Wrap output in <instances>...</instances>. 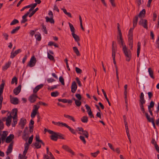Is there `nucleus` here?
I'll return each instance as SVG.
<instances>
[{
	"label": "nucleus",
	"instance_id": "obj_1",
	"mask_svg": "<svg viewBox=\"0 0 159 159\" xmlns=\"http://www.w3.org/2000/svg\"><path fill=\"white\" fill-rule=\"evenodd\" d=\"M139 16H136L133 19V28H130L129 30L128 36V42L129 44L131 50H132L133 47V32L134 28L136 26Z\"/></svg>",
	"mask_w": 159,
	"mask_h": 159
},
{
	"label": "nucleus",
	"instance_id": "obj_2",
	"mask_svg": "<svg viewBox=\"0 0 159 159\" xmlns=\"http://www.w3.org/2000/svg\"><path fill=\"white\" fill-rule=\"evenodd\" d=\"M123 51L126 57V60L129 62L131 58L132 53L130 50L127 49L126 46H125L123 48Z\"/></svg>",
	"mask_w": 159,
	"mask_h": 159
},
{
	"label": "nucleus",
	"instance_id": "obj_3",
	"mask_svg": "<svg viewBox=\"0 0 159 159\" xmlns=\"http://www.w3.org/2000/svg\"><path fill=\"white\" fill-rule=\"evenodd\" d=\"M12 114L13 115V123L12 125L15 127L17 123V110L16 108L12 110Z\"/></svg>",
	"mask_w": 159,
	"mask_h": 159
},
{
	"label": "nucleus",
	"instance_id": "obj_4",
	"mask_svg": "<svg viewBox=\"0 0 159 159\" xmlns=\"http://www.w3.org/2000/svg\"><path fill=\"white\" fill-rule=\"evenodd\" d=\"M5 84L2 83L0 85V110L2 107V104L3 100V97L2 94L3 92Z\"/></svg>",
	"mask_w": 159,
	"mask_h": 159
},
{
	"label": "nucleus",
	"instance_id": "obj_5",
	"mask_svg": "<svg viewBox=\"0 0 159 159\" xmlns=\"http://www.w3.org/2000/svg\"><path fill=\"white\" fill-rule=\"evenodd\" d=\"M48 132L51 135L50 136L51 139L53 141H57L58 139V133L54 132L53 131L49 130Z\"/></svg>",
	"mask_w": 159,
	"mask_h": 159
},
{
	"label": "nucleus",
	"instance_id": "obj_6",
	"mask_svg": "<svg viewBox=\"0 0 159 159\" xmlns=\"http://www.w3.org/2000/svg\"><path fill=\"white\" fill-rule=\"evenodd\" d=\"M36 59L34 56L32 57L29 61L27 64V66L30 67L34 66L36 62Z\"/></svg>",
	"mask_w": 159,
	"mask_h": 159
},
{
	"label": "nucleus",
	"instance_id": "obj_7",
	"mask_svg": "<svg viewBox=\"0 0 159 159\" xmlns=\"http://www.w3.org/2000/svg\"><path fill=\"white\" fill-rule=\"evenodd\" d=\"M139 24L143 26L146 30L148 29V21L146 20L141 19L139 22Z\"/></svg>",
	"mask_w": 159,
	"mask_h": 159
},
{
	"label": "nucleus",
	"instance_id": "obj_8",
	"mask_svg": "<svg viewBox=\"0 0 159 159\" xmlns=\"http://www.w3.org/2000/svg\"><path fill=\"white\" fill-rule=\"evenodd\" d=\"M88 114L90 118H94V116L92 113L91 109L90 107L87 104L85 105Z\"/></svg>",
	"mask_w": 159,
	"mask_h": 159
},
{
	"label": "nucleus",
	"instance_id": "obj_9",
	"mask_svg": "<svg viewBox=\"0 0 159 159\" xmlns=\"http://www.w3.org/2000/svg\"><path fill=\"white\" fill-rule=\"evenodd\" d=\"M37 98L38 96L35 93H34L29 97V100L31 102L33 103L36 101V99Z\"/></svg>",
	"mask_w": 159,
	"mask_h": 159
},
{
	"label": "nucleus",
	"instance_id": "obj_10",
	"mask_svg": "<svg viewBox=\"0 0 159 159\" xmlns=\"http://www.w3.org/2000/svg\"><path fill=\"white\" fill-rule=\"evenodd\" d=\"M21 52V50L20 49H19L16 50L14 52H12L11 53L10 58H14L16 55L19 53H20Z\"/></svg>",
	"mask_w": 159,
	"mask_h": 159
},
{
	"label": "nucleus",
	"instance_id": "obj_11",
	"mask_svg": "<svg viewBox=\"0 0 159 159\" xmlns=\"http://www.w3.org/2000/svg\"><path fill=\"white\" fill-rule=\"evenodd\" d=\"M26 122V120L24 118H22L20 119V121L19 123L20 125L21 128L23 129Z\"/></svg>",
	"mask_w": 159,
	"mask_h": 159
},
{
	"label": "nucleus",
	"instance_id": "obj_12",
	"mask_svg": "<svg viewBox=\"0 0 159 159\" xmlns=\"http://www.w3.org/2000/svg\"><path fill=\"white\" fill-rule=\"evenodd\" d=\"M77 89V85L76 82L75 81L73 82L72 83L71 86V92L74 93H75Z\"/></svg>",
	"mask_w": 159,
	"mask_h": 159
},
{
	"label": "nucleus",
	"instance_id": "obj_13",
	"mask_svg": "<svg viewBox=\"0 0 159 159\" xmlns=\"http://www.w3.org/2000/svg\"><path fill=\"white\" fill-rule=\"evenodd\" d=\"M12 116L11 114H10L9 116H8L6 120V125L7 126H9L11 124V121Z\"/></svg>",
	"mask_w": 159,
	"mask_h": 159
},
{
	"label": "nucleus",
	"instance_id": "obj_14",
	"mask_svg": "<svg viewBox=\"0 0 159 159\" xmlns=\"http://www.w3.org/2000/svg\"><path fill=\"white\" fill-rule=\"evenodd\" d=\"M21 89V85H19L17 87L13 90V93L16 95H18L20 92Z\"/></svg>",
	"mask_w": 159,
	"mask_h": 159
},
{
	"label": "nucleus",
	"instance_id": "obj_15",
	"mask_svg": "<svg viewBox=\"0 0 159 159\" xmlns=\"http://www.w3.org/2000/svg\"><path fill=\"white\" fill-rule=\"evenodd\" d=\"M11 102L14 105L17 104L19 102V101L17 98L16 97L10 98Z\"/></svg>",
	"mask_w": 159,
	"mask_h": 159
},
{
	"label": "nucleus",
	"instance_id": "obj_16",
	"mask_svg": "<svg viewBox=\"0 0 159 159\" xmlns=\"http://www.w3.org/2000/svg\"><path fill=\"white\" fill-rule=\"evenodd\" d=\"M13 145V142H11L9 144V146L8 147L7 151L6 152V153L7 155H8L9 154V153H10L11 152L12 149Z\"/></svg>",
	"mask_w": 159,
	"mask_h": 159
},
{
	"label": "nucleus",
	"instance_id": "obj_17",
	"mask_svg": "<svg viewBox=\"0 0 159 159\" xmlns=\"http://www.w3.org/2000/svg\"><path fill=\"white\" fill-rule=\"evenodd\" d=\"M43 85L42 84H40L36 86L33 90L34 93H36L39 90L43 87Z\"/></svg>",
	"mask_w": 159,
	"mask_h": 159
},
{
	"label": "nucleus",
	"instance_id": "obj_18",
	"mask_svg": "<svg viewBox=\"0 0 159 159\" xmlns=\"http://www.w3.org/2000/svg\"><path fill=\"white\" fill-rule=\"evenodd\" d=\"M14 138V135L13 134H10L7 138L6 139V142L7 143H10Z\"/></svg>",
	"mask_w": 159,
	"mask_h": 159
},
{
	"label": "nucleus",
	"instance_id": "obj_19",
	"mask_svg": "<svg viewBox=\"0 0 159 159\" xmlns=\"http://www.w3.org/2000/svg\"><path fill=\"white\" fill-rule=\"evenodd\" d=\"M63 124V126L68 128L69 130L71 132V133L74 134H76V133L75 130L71 128V127L70 126H68L66 124Z\"/></svg>",
	"mask_w": 159,
	"mask_h": 159
},
{
	"label": "nucleus",
	"instance_id": "obj_20",
	"mask_svg": "<svg viewBox=\"0 0 159 159\" xmlns=\"http://www.w3.org/2000/svg\"><path fill=\"white\" fill-rule=\"evenodd\" d=\"M11 64V62L10 61H8L7 63L5 64V65L2 67V70L3 71H5L10 66Z\"/></svg>",
	"mask_w": 159,
	"mask_h": 159
},
{
	"label": "nucleus",
	"instance_id": "obj_21",
	"mask_svg": "<svg viewBox=\"0 0 159 159\" xmlns=\"http://www.w3.org/2000/svg\"><path fill=\"white\" fill-rule=\"evenodd\" d=\"M28 15L29 13H26L22 16V19L21 21V23H24L27 21L28 20L26 18Z\"/></svg>",
	"mask_w": 159,
	"mask_h": 159
},
{
	"label": "nucleus",
	"instance_id": "obj_22",
	"mask_svg": "<svg viewBox=\"0 0 159 159\" xmlns=\"http://www.w3.org/2000/svg\"><path fill=\"white\" fill-rule=\"evenodd\" d=\"M53 17H50L49 18L48 16H46L45 17L46 22H50L51 24H54V21L53 19Z\"/></svg>",
	"mask_w": 159,
	"mask_h": 159
},
{
	"label": "nucleus",
	"instance_id": "obj_23",
	"mask_svg": "<svg viewBox=\"0 0 159 159\" xmlns=\"http://www.w3.org/2000/svg\"><path fill=\"white\" fill-rule=\"evenodd\" d=\"M7 135V131H4L3 132V133L1 135V139L2 142L4 141Z\"/></svg>",
	"mask_w": 159,
	"mask_h": 159
},
{
	"label": "nucleus",
	"instance_id": "obj_24",
	"mask_svg": "<svg viewBox=\"0 0 159 159\" xmlns=\"http://www.w3.org/2000/svg\"><path fill=\"white\" fill-rule=\"evenodd\" d=\"M139 102H145V100L144 98V95L143 92L141 93L140 95L139 96Z\"/></svg>",
	"mask_w": 159,
	"mask_h": 159
},
{
	"label": "nucleus",
	"instance_id": "obj_25",
	"mask_svg": "<svg viewBox=\"0 0 159 159\" xmlns=\"http://www.w3.org/2000/svg\"><path fill=\"white\" fill-rule=\"evenodd\" d=\"M72 35L73 37V38L75 39V41L77 42H79L80 40V39L79 37V36L75 34V33L72 34Z\"/></svg>",
	"mask_w": 159,
	"mask_h": 159
},
{
	"label": "nucleus",
	"instance_id": "obj_26",
	"mask_svg": "<svg viewBox=\"0 0 159 159\" xmlns=\"http://www.w3.org/2000/svg\"><path fill=\"white\" fill-rule=\"evenodd\" d=\"M141 47V43L140 42H138L137 43V56L138 57H139V53H140V49Z\"/></svg>",
	"mask_w": 159,
	"mask_h": 159
},
{
	"label": "nucleus",
	"instance_id": "obj_27",
	"mask_svg": "<svg viewBox=\"0 0 159 159\" xmlns=\"http://www.w3.org/2000/svg\"><path fill=\"white\" fill-rule=\"evenodd\" d=\"M78 133L80 134L84 135L85 136V137L87 139L89 137V133L86 130H84V131L82 133H81L80 132H78Z\"/></svg>",
	"mask_w": 159,
	"mask_h": 159
},
{
	"label": "nucleus",
	"instance_id": "obj_28",
	"mask_svg": "<svg viewBox=\"0 0 159 159\" xmlns=\"http://www.w3.org/2000/svg\"><path fill=\"white\" fill-rule=\"evenodd\" d=\"M102 91L104 94V95L105 97V98H106V100L107 101V102L108 103V104L110 106L111 105V104L110 103V102L109 101V100L108 99V98H107V95H106V93L105 92L104 90L103 89H102Z\"/></svg>",
	"mask_w": 159,
	"mask_h": 159
},
{
	"label": "nucleus",
	"instance_id": "obj_29",
	"mask_svg": "<svg viewBox=\"0 0 159 159\" xmlns=\"http://www.w3.org/2000/svg\"><path fill=\"white\" fill-rule=\"evenodd\" d=\"M72 99L75 101V103L77 107L80 106L81 104V102L80 101V100H76L75 98H73Z\"/></svg>",
	"mask_w": 159,
	"mask_h": 159
},
{
	"label": "nucleus",
	"instance_id": "obj_30",
	"mask_svg": "<svg viewBox=\"0 0 159 159\" xmlns=\"http://www.w3.org/2000/svg\"><path fill=\"white\" fill-rule=\"evenodd\" d=\"M148 121L150 122H152L153 125V127L154 128V129H156V126L155 124L154 123V119L153 118H151L150 117L148 119H147Z\"/></svg>",
	"mask_w": 159,
	"mask_h": 159
},
{
	"label": "nucleus",
	"instance_id": "obj_31",
	"mask_svg": "<svg viewBox=\"0 0 159 159\" xmlns=\"http://www.w3.org/2000/svg\"><path fill=\"white\" fill-rule=\"evenodd\" d=\"M142 112L143 114L146 116L147 120L150 117V116L148 115V113L146 112L144 108L140 109Z\"/></svg>",
	"mask_w": 159,
	"mask_h": 159
},
{
	"label": "nucleus",
	"instance_id": "obj_32",
	"mask_svg": "<svg viewBox=\"0 0 159 159\" xmlns=\"http://www.w3.org/2000/svg\"><path fill=\"white\" fill-rule=\"evenodd\" d=\"M142 112L143 114L146 116L147 120L150 117V116L148 115V113L146 112L144 108L140 109Z\"/></svg>",
	"mask_w": 159,
	"mask_h": 159
},
{
	"label": "nucleus",
	"instance_id": "obj_33",
	"mask_svg": "<svg viewBox=\"0 0 159 159\" xmlns=\"http://www.w3.org/2000/svg\"><path fill=\"white\" fill-rule=\"evenodd\" d=\"M73 50L74 52L75 53L77 56H80V54L78 48L76 47H74L73 48Z\"/></svg>",
	"mask_w": 159,
	"mask_h": 159
},
{
	"label": "nucleus",
	"instance_id": "obj_34",
	"mask_svg": "<svg viewBox=\"0 0 159 159\" xmlns=\"http://www.w3.org/2000/svg\"><path fill=\"white\" fill-rule=\"evenodd\" d=\"M81 120L82 122L86 123L88 121V117L86 116H84L81 118Z\"/></svg>",
	"mask_w": 159,
	"mask_h": 159
},
{
	"label": "nucleus",
	"instance_id": "obj_35",
	"mask_svg": "<svg viewBox=\"0 0 159 159\" xmlns=\"http://www.w3.org/2000/svg\"><path fill=\"white\" fill-rule=\"evenodd\" d=\"M148 72L150 76L152 78L154 79V77L153 76V72L151 68H149L148 69Z\"/></svg>",
	"mask_w": 159,
	"mask_h": 159
},
{
	"label": "nucleus",
	"instance_id": "obj_36",
	"mask_svg": "<svg viewBox=\"0 0 159 159\" xmlns=\"http://www.w3.org/2000/svg\"><path fill=\"white\" fill-rule=\"evenodd\" d=\"M119 36L117 37V39L118 40V42L119 44L120 43L122 42L123 41V40L122 38V34H119Z\"/></svg>",
	"mask_w": 159,
	"mask_h": 159
},
{
	"label": "nucleus",
	"instance_id": "obj_37",
	"mask_svg": "<svg viewBox=\"0 0 159 159\" xmlns=\"http://www.w3.org/2000/svg\"><path fill=\"white\" fill-rule=\"evenodd\" d=\"M69 25L70 26V31L72 32V34L75 33V30L73 26V25L70 23H69Z\"/></svg>",
	"mask_w": 159,
	"mask_h": 159
},
{
	"label": "nucleus",
	"instance_id": "obj_38",
	"mask_svg": "<svg viewBox=\"0 0 159 159\" xmlns=\"http://www.w3.org/2000/svg\"><path fill=\"white\" fill-rule=\"evenodd\" d=\"M145 10L144 9H143L140 12L138 16H139L140 18H142V17H144L145 14Z\"/></svg>",
	"mask_w": 159,
	"mask_h": 159
},
{
	"label": "nucleus",
	"instance_id": "obj_39",
	"mask_svg": "<svg viewBox=\"0 0 159 159\" xmlns=\"http://www.w3.org/2000/svg\"><path fill=\"white\" fill-rule=\"evenodd\" d=\"M20 26H18L16 27V28L12 30L11 32V34H13L16 33L20 28Z\"/></svg>",
	"mask_w": 159,
	"mask_h": 159
},
{
	"label": "nucleus",
	"instance_id": "obj_40",
	"mask_svg": "<svg viewBox=\"0 0 159 159\" xmlns=\"http://www.w3.org/2000/svg\"><path fill=\"white\" fill-rule=\"evenodd\" d=\"M42 28L41 29L42 30L45 34H48L47 30L46 29V27L43 24H42Z\"/></svg>",
	"mask_w": 159,
	"mask_h": 159
},
{
	"label": "nucleus",
	"instance_id": "obj_41",
	"mask_svg": "<svg viewBox=\"0 0 159 159\" xmlns=\"http://www.w3.org/2000/svg\"><path fill=\"white\" fill-rule=\"evenodd\" d=\"M64 116L65 117L69 119L72 120L74 122L75 121V120L73 117L72 116L66 114H64Z\"/></svg>",
	"mask_w": 159,
	"mask_h": 159
},
{
	"label": "nucleus",
	"instance_id": "obj_42",
	"mask_svg": "<svg viewBox=\"0 0 159 159\" xmlns=\"http://www.w3.org/2000/svg\"><path fill=\"white\" fill-rule=\"evenodd\" d=\"M39 114L38 111H37L33 110H32V111L31 112V117L32 118H34L35 117L36 115L37 114Z\"/></svg>",
	"mask_w": 159,
	"mask_h": 159
},
{
	"label": "nucleus",
	"instance_id": "obj_43",
	"mask_svg": "<svg viewBox=\"0 0 159 159\" xmlns=\"http://www.w3.org/2000/svg\"><path fill=\"white\" fill-rule=\"evenodd\" d=\"M59 94V93L57 91L52 92L51 93V96L53 97H56Z\"/></svg>",
	"mask_w": 159,
	"mask_h": 159
},
{
	"label": "nucleus",
	"instance_id": "obj_44",
	"mask_svg": "<svg viewBox=\"0 0 159 159\" xmlns=\"http://www.w3.org/2000/svg\"><path fill=\"white\" fill-rule=\"evenodd\" d=\"M62 148L63 149L67 152H68L70 149V148L68 146L66 145H63Z\"/></svg>",
	"mask_w": 159,
	"mask_h": 159
},
{
	"label": "nucleus",
	"instance_id": "obj_45",
	"mask_svg": "<svg viewBox=\"0 0 159 159\" xmlns=\"http://www.w3.org/2000/svg\"><path fill=\"white\" fill-rule=\"evenodd\" d=\"M17 84V79L16 77H14L12 79L11 84H13L14 83Z\"/></svg>",
	"mask_w": 159,
	"mask_h": 159
},
{
	"label": "nucleus",
	"instance_id": "obj_46",
	"mask_svg": "<svg viewBox=\"0 0 159 159\" xmlns=\"http://www.w3.org/2000/svg\"><path fill=\"white\" fill-rule=\"evenodd\" d=\"M100 151L99 150H98L96 152L94 153H91V155L93 157H96L97 155L99 153Z\"/></svg>",
	"mask_w": 159,
	"mask_h": 159
},
{
	"label": "nucleus",
	"instance_id": "obj_47",
	"mask_svg": "<svg viewBox=\"0 0 159 159\" xmlns=\"http://www.w3.org/2000/svg\"><path fill=\"white\" fill-rule=\"evenodd\" d=\"M39 10V8L38 7H37L36 8L34 11H32L31 12V13L29 14V17H31L35 13Z\"/></svg>",
	"mask_w": 159,
	"mask_h": 159
},
{
	"label": "nucleus",
	"instance_id": "obj_48",
	"mask_svg": "<svg viewBox=\"0 0 159 159\" xmlns=\"http://www.w3.org/2000/svg\"><path fill=\"white\" fill-rule=\"evenodd\" d=\"M112 56L113 59L115 58L116 57V49H112Z\"/></svg>",
	"mask_w": 159,
	"mask_h": 159
},
{
	"label": "nucleus",
	"instance_id": "obj_49",
	"mask_svg": "<svg viewBox=\"0 0 159 159\" xmlns=\"http://www.w3.org/2000/svg\"><path fill=\"white\" fill-rule=\"evenodd\" d=\"M52 123L56 125H57L59 126H61V125H62V126H63L64 124H65V123H62V122H56L54 121H52Z\"/></svg>",
	"mask_w": 159,
	"mask_h": 159
},
{
	"label": "nucleus",
	"instance_id": "obj_50",
	"mask_svg": "<svg viewBox=\"0 0 159 159\" xmlns=\"http://www.w3.org/2000/svg\"><path fill=\"white\" fill-rule=\"evenodd\" d=\"M48 57L49 59L52 61H55L54 58L53 56L49 54V53H47Z\"/></svg>",
	"mask_w": 159,
	"mask_h": 159
},
{
	"label": "nucleus",
	"instance_id": "obj_51",
	"mask_svg": "<svg viewBox=\"0 0 159 159\" xmlns=\"http://www.w3.org/2000/svg\"><path fill=\"white\" fill-rule=\"evenodd\" d=\"M154 102L153 101H151L150 102V105L148 106V109L153 108L154 106Z\"/></svg>",
	"mask_w": 159,
	"mask_h": 159
},
{
	"label": "nucleus",
	"instance_id": "obj_52",
	"mask_svg": "<svg viewBox=\"0 0 159 159\" xmlns=\"http://www.w3.org/2000/svg\"><path fill=\"white\" fill-rule=\"evenodd\" d=\"M35 36L37 40L38 41H40L41 40V37L40 34H35Z\"/></svg>",
	"mask_w": 159,
	"mask_h": 159
},
{
	"label": "nucleus",
	"instance_id": "obj_53",
	"mask_svg": "<svg viewBox=\"0 0 159 159\" xmlns=\"http://www.w3.org/2000/svg\"><path fill=\"white\" fill-rule=\"evenodd\" d=\"M79 138L80 139L83 143L84 144H85L86 143V141L84 137L83 136L80 135Z\"/></svg>",
	"mask_w": 159,
	"mask_h": 159
},
{
	"label": "nucleus",
	"instance_id": "obj_54",
	"mask_svg": "<svg viewBox=\"0 0 159 159\" xmlns=\"http://www.w3.org/2000/svg\"><path fill=\"white\" fill-rule=\"evenodd\" d=\"M34 145L37 148H39L41 147V145L38 142L35 143Z\"/></svg>",
	"mask_w": 159,
	"mask_h": 159
},
{
	"label": "nucleus",
	"instance_id": "obj_55",
	"mask_svg": "<svg viewBox=\"0 0 159 159\" xmlns=\"http://www.w3.org/2000/svg\"><path fill=\"white\" fill-rule=\"evenodd\" d=\"M59 80L62 85H65L64 79L62 76H60L59 77Z\"/></svg>",
	"mask_w": 159,
	"mask_h": 159
},
{
	"label": "nucleus",
	"instance_id": "obj_56",
	"mask_svg": "<svg viewBox=\"0 0 159 159\" xmlns=\"http://www.w3.org/2000/svg\"><path fill=\"white\" fill-rule=\"evenodd\" d=\"M19 23V21L16 19H14L10 23L11 25H13Z\"/></svg>",
	"mask_w": 159,
	"mask_h": 159
},
{
	"label": "nucleus",
	"instance_id": "obj_57",
	"mask_svg": "<svg viewBox=\"0 0 159 159\" xmlns=\"http://www.w3.org/2000/svg\"><path fill=\"white\" fill-rule=\"evenodd\" d=\"M40 107L39 105H38V104H37V105H34V109L33 110L37 111H38V110L39 108Z\"/></svg>",
	"mask_w": 159,
	"mask_h": 159
},
{
	"label": "nucleus",
	"instance_id": "obj_58",
	"mask_svg": "<svg viewBox=\"0 0 159 159\" xmlns=\"http://www.w3.org/2000/svg\"><path fill=\"white\" fill-rule=\"evenodd\" d=\"M2 36L5 38V40H7L8 39L9 36L7 33H2Z\"/></svg>",
	"mask_w": 159,
	"mask_h": 159
},
{
	"label": "nucleus",
	"instance_id": "obj_59",
	"mask_svg": "<svg viewBox=\"0 0 159 159\" xmlns=\"http://www.w3.org/2000/svg\"><path fill=\"white\" fill-rule=\"evenodd\" d=\"M75 71L76 73L78 74H80L82 72V70L77 67H75Z\"/></svg>",
	"mask_w": 159,
	"mask_h": 159
},
{
	"label": "nucleus",
	"instance_id": "obj_60",
	"mask_svg": "<svg viewBox=\"0 0 159 159\" xmlns=\"http://www.w3.org/2000/svg\"><path fill=\"white\" fill-rule=\"evenodd\" d=\"M58 100L59 102H63V103H67V100L66 99H58Z\"/></svg>",
	"mask_w": 159,
	"mask_h": 159
},
{
	"label": "nucleus",
	"instance_id": "obj_61",
	"mask_svg": "<svg viewBox=\"0 0 159 159\" xmlns=\"http://www.w3.org/2000/svg\"><path fill=\"white\" fill-rule=\"evenodd\" d=\"M58 138L62 139H65V138L63 137V135L59 133H58Z\"/></svg>",
	"mask_w": 159,
	"mask_h": 159
},
{
	"label": "nucleus",
	"instance_id": "obj_62",
	"mask_svg": "<svg viewBox=\"0 0 159 159\" xmlns=\"http://www.w3.org/2000/svg\"><path fill=\"white\" fill-rule=\"evenodd\" d=\"M84 130L81 127H78L76 129V131H80L79 132H82L81 133H82Z\"/></svg>",
	"mask_w": 159,
	"mask_h": 159
},
{
	"label": "nucleus",
	"instance_id": "obj_63",
	"mask_svg": "<svg viewBox=\"0 0 159 159\" xmlns=\"http://www.w3.org/2000/svg\"><path fill=\"white\" fill-rule=\"evenodd\" d=\"M4 128V125L2 122L0 120V130Z\"/></svg>",
	"mask_w": 159,
	"mask_h": 159
},
{
	"label": "nucleus",
	"instance_id": "obj_64",
	"mask_svg": "<svg viewBox=\"0 0 159 159\" xmlns=\"http://www.w3.org/2000/svg\"><path fill=\"white\" fill-rule=\"evenodd\" d=\"M19 159H26L27 157L26 156H22L21 154H19Z\"/></svg>",
	"mask_w": 159,
	"mask_h": 159
}]
</instances>
